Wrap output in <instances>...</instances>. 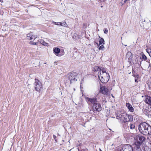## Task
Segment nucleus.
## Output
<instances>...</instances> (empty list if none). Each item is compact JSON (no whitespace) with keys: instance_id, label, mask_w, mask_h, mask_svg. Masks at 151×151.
Here are the masks:
<instances>
[{"instance_id":"f257e3e1","label":"nucleus","mask_w":151,"mask_h":151,"mask_svg":"<svg viewBox=\"0 0 151 151\" xmlns=\"http://www.w3.org/2000/svg\"><path fill=\"white\" fill-rule=\"evenodd\" d=\"M139 132L145 135L151 134V126L145 122H142L138 126Z\"/></svg>"},{"instance_id":"f03ea898","label":"nucleus","mask_w":151,"mask_h":151,"mask_svg":"<svg viewBox=\"0 0 151 151\" xmlns=\"http://www.w3.org/2000/svg\"><path fill=\"white\" fill-rule=\"evenodd\" d=\"M116 116L117 119H122L124 123L132 122L133 120L132 115H129L125 112L121 113L120 112H117L116 113Z\"/></svg>"},{"instance_id":"7ed1b4c3","label":"nucleus","mask_w":151,"mask_h":151,"mask_svg":"<svg viewBox=\"0 0 151 151\" xmlns=\"http://www.w3.org/2000/svg\"><path fill=\"white\" fill-rule=\"evenodd\" d=\"M78 75L77 73L73 71L68 73L66 76L67 79L65 81V84H68V83L71 84L73 81H77V79L76 78Z\"/></svg>"},{"instance_id":"20e7f679","label":"nucleus","mask_w":151,"mask_h":151,"mask_svg":"<svg viewBox=\"0 0 151 151\" xmlns=\"http://www.w3.org/2000/svg\"><path fill=\"white\" fill-rule=\"evenodd\" d=\"M98 76L100 81L102 83H106L109 80V74L106 72L104 69L102 70V71L98 72Z\"/></svg>"},{"instance_id":"39448f33","label":"nucleus","mask_w":151,"mask_h":151,"mask_svg":"<svg viewBox=\"0 0 151 151\" xmlns=\"http://www.w3.org/2000/svg\"><path fill=\"white\" fill-rule=\"evenodd\" d=\"M138 137H134L135 139H137L135 142V144L137 148L140 147V146L142 145V143L145 140V137L141 136H138Z\"/></svg>"},{"instance_id":"423d86ee","label":"nucleus","mask_w":151,"mask_h":151,"mask_svg":"<svg viewBox=\"0 0 151 151\" xmlns=\"http://www.w3.org/2000/svg\"><path fill=\"white\" fill-rule=\"evenodd\" d=\"M35 80L34 85L35 90L37 91L40 92L43 88L42 85L38 79L35 78Z\"/></svg>"},{"instance_id":"0eeeda50","label":"nucleus","mask_w":151,"mask_h":151,"mask_svg":"<svg viewBox=\"0 0 151 151\" xmlns=\"http://www.w3.org/2000/svg\"><path fill=\"white\" fill-rule=\"evenodd\" d=\"M92 109L94 112L96 113L101 111L102 110V107L101 104L97 102L93 105Z\"/></svg>"},{"instance_id":"6e6552de","label":"nucleus","mask_w":151,"mask_h":151,"mask_svg":"<svg viewBox=\"0 0 151 151\" xmlns=\"http://www.w3.org/2000/svg\"><path fill=\"white\" fill-rule=\"evenodd\" d=\"M99 92L100 93L105 96H108L110 93V91L108 88L104 86H101Z\"/></svg>"},{"instance_id":"1a4fd4ad","label":"nucleus","mask_w":151,"mask_h":151,"mask_svg":"<svg viewBox=\"0 0 151 151\" xmlns=\"http://www.w3.org/2000/svg\"><path fill=\"white\" fill-rule=\"evenodd\" d=\"M86 100L88 104H92L93 105L98 102L97 99L96 97L86 98Z\"/></svg>"},{"instance_id":"9d476101","label":"nucleus","mask_w":151,"mask_h":151,"mask_svg":"<svg viewBox=\"0 0 151 151\" xmlns=\"http://www.w3.org/2000/svg\"><path fill=\"white\" fill-rule=\"evenodd\" d=\"M133 149L131 145L129 144L125 145L123 146L122 150L120 151H132Z\"/></svg>"},{"instance_id":"9b49d317","label":"nucleus","mask_w":151,"mask_h":151,"mask_svg":"<svg viewBox=\"0 0 151 151\" xmlns=\"http://www.w3.org/2000/svg\"><path fill=\"white\" fill-rule=\"evenodd\" d=\"M37 36L34 35L32 33L30 32L28 34L27 36V39L30 40H34L37 38Z\"/></svg>"},{"instance_id":"f8f14e48","label":"nucleus","mask_w":151,"mask_h":151,"mask_svg":"<svg viewBox=\"0 0 151 151\" xmlns=\"http://www.w3.org/2000/svg\"><path fill=\"white\" fill-rule=\"evenodd\" d=\"M144 112L148 117H151V108H147L145 110Z\"/></svg>"},{"instance_id":"ddd939ff","label":"nucleus","mask_w":151,"mask_h":151,"mask_svg":"<svg viewBox=\"0 0 151 151\" xmlns=\"http://www.w3.org/2000/svg\"><path fill=\"white\" fill-rule=\"evenodd\" d=\"M126 105L129 111L131 112H133L134 111V108L130 103H126Z\"/></svg>"},{"instance_id":"4468645a","label":"nucleus","mask_w":151,"mask_h":151,"mask_svg":"<svg viewBox=\"0 0 151 151\" xmlns=\"http://www.w3.org/2000/svg\"><path fill=\"white\" fill-rule=\"evenodd\" d=\"M126 56L129 61H130L132 58V53L131 52L129 51L127 53Z\"/></svg>"},{"instance_id":"2eb2a0df","label":"nucleus","mask_w":151,"mask_h":151,"mask_svg":"<svg viewBox=\"0 0 151 151\" xmlns=\"http://www.w3.org/2000/svg\"><path fill=\"white\" fill-rule=\"evenodd\" d=\"M145 102L151 106V97L147 96L145 99Z\"/></svg>"},{"instance_id":"dca6fc26","label":"nucleus","mask_w":151,"mask_h":151,"mask_svg":"<svg viewBox=\"0 0 151 151\" xmlns=\"http://www.w3.org/2000/svg\"><path fill=\"white\" fill-rule=\"evenodd\" d=\"M101 67L97 66L93 67L92 68V70L93 72H98L99 71L100 72L101 71Z\"/></svg>"},{"instance_id":"f3484780","label":"nucleus","mask_w":151,"mask_h":151,"mask_svg":"<svg viewBox=\"0 0 151 151\" xmlns=\"http://www.w3.org/2000/svg\"><path fill=\"white\" fill-rule=\"evenodd\" d=\"M97 45L98 46H99L101 44H104L105 43H104V39H103V38H100V40H99V45L98 44V43H97Z\"/></svg>"},{"instance_id":"a211bd4d","label":"nucleus","mask_w":151,"mask_h":151,"mask_svg":"<svg viewBox=\"0 0 151 151\" xmlns=\"http://www.w3.org/2000/svg\"><path fill=\"white\" fill-rule=\"evenodd\" d=\"M54 52L56 54H58L60 52V49L58 47H56L53 50Z\"/></svg>"},{"instance_id":"6ab92c4d","label":"nucleus","mask_w":151,"mask_h":151,"mask_svg":"<svg viewBox=\"0 0 151 151\" xmlns=\"http://www.w3.org/2000/svg\"><path fill=\"white\" fill-rule=\"evenodd\" d=\"M100 102L101 103H103L104 102H106V99L104 96H103L102 97V99H101L100 101Z\"/></svg>"},{"instance_id":"aec40b11","label":"nucleus","mask_w":151,"mask_h":151,"mask_svg":"<svg viewBox=\"0 0 151 151\" xmlns=\"http://www.w3.org/2000/svg\"><path fill=\"white\" fill-rule=\"evenodd\" d=\"M146 51L149 54V56L151 58V49H146Z\"/></svg>"},{"instance_id":"412c9836","label":"nucleus","mask_w":151,"mask_h":151,"mask_svg":"<svg viewBox=\"0 0 151 151\" xmlns=\"http://www.w3.org/2000/svg\"><path fill=\"white\" fill-rule=\"evenodd\" d=\"M142 59L145 61L147 59V57L143 53H142Z\"/></svg>"},{"instance_id":"4be33fe9","label":"nucleus","mask_w":151,"mask_h":151,"mask_svg":"<svg viewBox=\"0 0 151 151\" xmlns=\"http://www.w3.org/2000/svg\"><path fill=\"white\" fill-rule=\"evenodd\" d=\"M132 76L135 77V78L139 79V75L137 73H133Z\"/></svg>"},{"instance_id":"5701e85b","label":"nucleus","mask_w":151,"mask_h":151,"mask_svg":"<svg viewBox=\"0 0 151 151\" xmlns=\"http://www.w3.org/2000/svg\"><path fill=\"white\" fill-rule=\"evenodd\" d=\"M40 43H41L44 46H47L48 45V44L46 42L43 40H41Z\"/></svg>"},{"instance_id":"b1692460","label":"nucleus","mask_w":151,"mask_h":151,"mask_svg":"<svg viewBox=\"0 0 151 151\" xmlns=\"http://www.w3.org/2000/svg\"><path fill=\"white\" fill-rule=\"evenodd\" d=\"M29 44L31 45H37L38 44L37 42H35L33 41H30L29 42Z\"/></svg>"},{"instance_id":"393cba45","label":"nucleus","mask_w":151,"mask_h":151,"mask_svg":"<svg viewBox=\"0 0 151 151\" xmlns=\"http://www.w3.org/2000/svg\"><path fill=\"white\" fill-rule=\"evenodd\" d=\"M135 127V125L134 124H130V128L131 129H133Z\"/></svg>"},{"instance_id":"a878e982","label":"nucleus","mask_w":151,"mask_h":151,"mask_svg":"<svg viewBox=\"0 0 151 151\" xmlns=\"http://www.w3.org/2000/svg\"><path fill=\"white\" fill-rule=\"evenodd\" d=\"M143 24L144 25H143V27L145 29H147L149 27V24H148V26H145V23H143Z\"/></svg>"},{"instance_id":"bb28decb","label":"nucleus","mask_w":151,"mask_h":151,"mask_svg":"<svg viewBox=\"0 0 151 151\" xmlns=\"http://www.w3.org/2000/svg\"><path fill=\"white\" fill-rule=\"evenodd\" d=\"M58 23L60 24H58L59 25L62 26H65V24H66V23L65 22H63V23H62L61 22H58Z\"/></svg>"},{"instance_id":"cd10ccee","label":"nucleus","mask_w":151,"mask_h":151,"mask_svg":"<svg viewBox=\"0 0 151 151\" xmlns=\"http://www.w3.org/2000/svg\"><path fill=\"white\" fill-rule=\"evenodd\" d=\"M104 46L103 45H101L100 46L99 48V50H101L104 48Z\"/></svg>"},{"instance_id":"c85d7f7f","label":"nucleus","mask_w":151,"mask_h":151,"mask_svg":"<svg viewBox=\"0 0 151 151\" xmlns=\"http://www.w3.org/2000/svg\"><path fill=\"white\" fill-rule=\"evenodd\" d=\"M104 32L105 34H107L108 32V30L106 29H104Z\"/></svg>"},{"instance_id":"c756f323","label":"nucleus","mask_w":151,"mask_h":151,"mask_svg":"<svg viewBox=\"0 0 151 151\" xmlns=\"http://www.w3.org/2000/svg\"><path fill=\"white\" fill-rule=\"evenodd\" d=\"M130 0H122V1H123V3H122L123 4H124L125 3H126L127 1H129Z\"/></svg>"},{"instance_id":"7c9ffc66","label":"nucleus","mask_w":151,"mask_h":151,"mask_svg":"<svg viewBox=\"0 0 151 151\" xmlns=\"http://www.w3.org/2000/svg\"><path fill=\"white\" fill-rule=\"evenodd\" d=\"M138 79L135 78V81L136 82H138Z\"/></svg>"},{"instance_id":"2f4dec72","label":"nucleus","mask_w":151,"mask_h":151,"mask_svg":"<svg viewBox=\"0 0 151 151\" xmlns=\"http://www.w3.org/2000/svg\"><path fill=\"white\" fill-rule=\"evenodd\" d=\"M99 1H101V2H104L105 1V0H99Z\"/></svg>"},{"instance_id":"473e14b6","label":"nucleus","mask_w":151,"mask_h":151,"mask_svg":"<svg viewBox=\"0 0 151 151\" xmlns=\"http://www.w3.org/2000/svg\"><path fill=\"white\" fill-rule=\"evenodd\" d=\"M54 23H55V25H59V24H58V23H57V22H54Z\"/></svg>"},{"instance_id":"72a5a7b5","label":"nucleus","mask_w":151,"mask_h":151,"mask_svg":"<svg viewBox=\"0 0 151 151\" xmlns=\"http://www.w3.org/2000/svg\"><path fill=\"white\" fill-rule=\"evenodd\" d=\"M111 96L113 98H114V96H113V94H111Z\"/></svg>"},{"instance_id":"f704fd0d","label":"nucleus","mask_w":151,"mask_h":151,"mask_svg":"<svg viewBox=\"0 0 151 151\" xmlns=\"http://www.w3.org/2000/svg\"><path fill=\"white\" fill-rule=\"evenodd\" d=\"M0 2H3V0H0Z\"/></svg>"},{"instance_id":"c9c22d12","label":"nucleus","mask_w":151,"mask_h":151,"mask_svg":"<svg viewBox=\"0 0 151 151\" xmlns=\"http://www.w3.org/2000/svg\"><path fill=\"white\" fill-rule=\"evenodd\" d=\"M103 7V6H101V7Z\"/></svg>"},{"instance_id":"e433bc0d","label":"nucleus","mask_w":151,"mask_h":151,"mask_svg":"<svg viewBox=\"0 0 151 151\" xmlns=\"http://www.w3.org/2000/svg\"><path fill=\"white\" fill-rule=\"evenodd\" d=\"M58 24H59V23H58Z\"/></svg>"}]
</instances>
